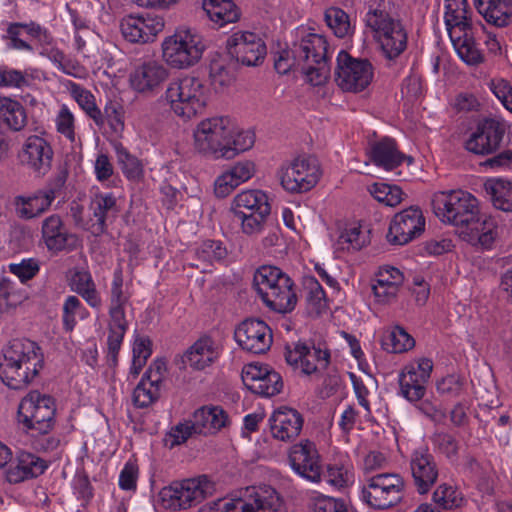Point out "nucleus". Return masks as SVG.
I'll return each mask as SVG.
<instances>
[{"label": "nucleus", "mask_w": 512, "mask_h": 512, "mask_svg": "<svg viewBox=\"0 0 512 512\" xmlns=\"http://www.w3.org/2000/svg\"><path fill=\"white\" fill-rule=\"evenodd\" d=\"M295 66L301 68L310 84L320 86L326 83L331 71L326 38L318 34H308L300 42L294 43L289 50L280 51L274 58V68L281 75L287 74Z\"/></svg>", "instance_id": "obj_1"}, {"label": "nucleus", "mask_w": 512, "mask_h": 512, "mask_svg": "<svg viewBox=\"0 0 512 512\" xmlns=\"http://www.w3.org/2000/svg\"><path fill=\"white\" fill-rule=\"evenodd\" d=\"M43 366L44 355L36 342L29 339H13L3 349L0 379L11 389H24L39 375Z\"/></svg>", "instance_id": "obj_2"}, {"label": "nucleus", "mask_w": 512, "mask_h": 512, "mask_svg": "<svg viewBox=\"0 0 512 512\" xmlns=\"http://www.w3.org/2000/svg\"><path fill=\"white\" fill-rule=\"evenodd\" d=\"M215 492V484L207 475L173 481L159 492L161 505L172 511L186 510Z\"/></svg>", "instance_id": "obj_3"}, {"label": "nucleus", "mask_w": 512, "mask_h": 512, "mask_svg": "<svg viewBox=\"0 0 512 512\" xmlns=\"http://www.w3.org/2000/svg\"><path fill=\"white\" fill-rule=\"evenodd\" d=\"M233 131L234 122L227 116L204 119L194 131V147L205 156L231 159L232 153L227 145Z\"/></svg>", "instance_id": "obj_4"}, {"label": "nucleus", "mask_w": 512, "mask_h": 512, "mask_svg": "<svg viewBox=\"0 0 512 512\" xmlns=\"http://www.w3.org/2000/svg\"><path fill=\"white\" fill-rule=\"evenodd\" d=\"M56 403L52 396L30 391L18 405L17 419L27 430L48 434L55 425Z\"/></svg>", "instance_id": "obj_5"}, {"label": "nucleus", "mask_w": 512, "mask_h": 512, "mask_svg": "<svg viewBox=\"0 0 512 512\" xmlns=\"http://www.w3.org/2000/svg\"><path fill=\"white\" fill-rule=\"evenodd\" d=\"M432 204L444 222L462 229L479 214L478 200L463 190L440 192L434 196Z\"/></svg>", "instance_id": "obj_6"}, {"label": "nucleus", "mask_w": 512, "mask_h": 512, "mask_svg": "<svg viewBox=\"0 0 512 512\" xmlns=\"http://www.w3.org/2000/svg\"><path fill=\"white\" fill-rule=\"evenodd\" d=\"M165 95L174 113L184 118L195 116L206 104L205 87L194 76L171 82Z\"/></svg>", "instance_id": "obj_7"}, {"label": "nucleus", "mask_w": 512, "mask_h": 512, "mask_svg": "<svg viewBox=\"0 0 512 512\" xmlns=\"http://www.w3.org/2000/svg\"><path fill=\"white\" fill-rule=\"evenodd\" d=\"M366 25L376 32L385 56L392 60L407 47V33L399 20H395L382 10H372L366 14Z\"/></svg>", "instance_id": "obj_8"}, {"label": "nucleus", "mask_w": 512, "mask_h": 512, "mask_svg": "<svg viewBox=\"0 0 512 512\" xmlns=\"http://www.w3.org/2000/svg\"><path fill=\"white\" fill-rule=\"evenodd\" d=\"M204 49L202 37L190 30L177 31L162 43L163 58L170 66L178 69L196 64Z\"/></svg>", "instance_id": "obj_9"}, {"label": "nucleus", "mask_w": 512, "mask_h": 512, "mask_svg": "<svg viewBox=\"0 0 512 512\" xmlns=\"http://www.w3.org/2000/svg\"><path fill=\"white\" fill-rule=\"evenodd\" d=\"M320 175L317 159L305 156L282 164L277 172L281 186L289 193L310 191L318 183Z\"/></svg>", "instance_id": "obj_10"}, {"label": "nucleus", "mask_w": 512, "mask_h": 512, "mask_svg": "<svg viewBox=\"0 0 512 512\" xmlns=\"http://www.w3.org/2000/svg\"><path fill=\"white\" fill-rule=\"evenodd\" d=\"M336 62L335 82L342 91L359 93L371 84L374 71L367 59L354 58L341 50Z\"/></svg>", "instance_id": "obj_11"}, {"label": "nucleus", "mask_w": 512, "mask_h": 512, "mask_svg": "<svg viewBox=\"0 0 512 512\" xmlns=\"http://www.w3.org/2000/svg\"><path fill=\"white\" fill-rule=\"evenodd\" d=\"M404 488V479L399 474L380 473L368 479L362 495L371 507L388 509L402 501Z\"/></svg>", "instance_id": "obj_12"}, {"label": "nucleus", "mask_w": 512, "mask_h": 512, "mask_svg": "<svg viewBox=\"0 0 512 512\" xmlns=\"http://www.w3.org/2000/svg\"><path fill=\"white\" fill-rule=\"evenodd\" d=\"M285 360L293 369H300L305 375L324 371L330 364V351L304 341L292 342L285 346Z\"/></svg>", "instance_id": "obj_13"}, {"label": "nucleus", "mask_w": 512, "mask_h": 512, "mask_svg": "<svg viewBox=\"0 0 512 512\" xmlns=\"http://www.w3.org/2000/svg\"><path fill=\"white\" fill-rule=\"evenodd\" d=\"M229 55L238 63L247 67H256L263 63L267 55L264 40L251 31L233 33L226 44Z\"/></svg>", "instance_id": "obj_14"}, {"label": "nucleus", "mask_w": 512, "mask_h": 512, "mask_svg": "<svg viewBox=\"0 0 512 512\" xmlns=\"http://www.w3.org/2000/svg\"><path fill=\"white\" fill-rule=\"evenodd\" d=\"M507 124L500 118H484L465 142V148L477 155L495 153L501 147Z\"/></svg>", "instance_id": "obj_15"}, {"label": "nucleus", "mask_w": 512, "mask_h": 512, "mask_svg": "<svg viewBox=\"0 0 512 512\" xmlns=\"http://www.w3.org/2000/svg\"><path fill=\"white\" fill-rule=\"evenodd\" d=\"M425 230V217L417 206H411L395 214L390 222L386 238L390 244L406 245Z\"/></svg>", "instance_id": "obj_16"}, {"label": "nucleus", "mask_w": 512, "mask_h": 512, "mask_svg": "<svg viewBox=\"0 0 512 512\" xmlns=\"http://www.w3.org/2000/svg\"><path fill=\"white\" fill-rule=\"evenodd\" d=\"M288 460L291 468L299 476L319 483L322 479V466L316 445L310 440H303L290 447Z\"/></svg>", "instance_id": "obj_17"}, {"label": "nucleus", "mask_w": 512, "mask_h": 512, "mask_svg": "<svg viewBox=\"0 0 512 512\" xmlns=\"http://www.w3.org/2000/svg\"><path fill=\"white\" fill-rule=\"evenodd\" d=\"M42 240L48 251L59 253L72 252L81 246V239L68 230L58 214H52L42 221Z\"/></svg>", "instance_id": "obj_18"}, {"label": "nucleus", "mask_w": 512, "mask_h": 512, "mask_svg": "<svg viewBox=\"0 0 512 512\" xmlns=\"http://www.w3.org/2000/svg\"><path fill=\"white\" fill-rule=\"evenodd\" d=\"M432 369L433 363L428 358L406 365L399 375L400 394L409 402L420 401L426 393Z\"/></svg>", "instance_id": "obj_19"}, {"label": "nucleus", "mask_w": 512, "mask_h": 512, "mask_svg": "<svg viewBox=\"0 0 512 512\" xmlns=\"http://www.w3.org/2000/svg\"><path fill=\"white\" fill-rule=\"evenodd\" d=\"M241 378L247 389L263 397L275 396L283 388L280 374L267 365L248 364L244 366Z\"/></svg>", "instance_id": "obj_20"}, {"label": "nucleus", "mask_w": 512, "mask_h": 512, "mask_svg": "<svg viewBox=\"0 0 512 512\" xmlns=\"http://www.w3.org/2000/svg\"><path fill=\"white\" fill-rule=\"evenodd\" d=\"M235 340L242 349L254 354L265 353L272 345L271 328L260 319H246L235 330Z\"/></svg>", "instance_id": "obj_21"}, {"label": "nucleus", "mask_w": 512, "mask_h": 512, "mask_svg": "<svg viewBox=\"0 0 512 512\" xmlns=\"http://www.w3.org/2000/svg\"><path fill=\"white\" fill-rule=\"evenodd\" d=\"M169 77V70L159 61L146 60L130 74V85L138 93H154Z\"/></svg>", "instance_id": "obj_22"}, {"label": "nucleus", "mask_w": 512, "mask_h": 512, "mask_svg": "<svg viewBox=\"0 0 512 512\" xmlns=\"http://www.w3.org/2000/svg\"><path fill=\"white\" fill-rule=\"evenodd\" d=\"M410 470L418 493H428L438 478V467L428 448L420 447L412 452Z\"/></svg>", "instance_id": "obj_23"}, {"label": "nucleus", "mask_w": 512, "mask_h": 512, "mask_svg": "<svg viewBox=\"0 0 512 512\" xmlns=\"http://www.w3.org/2000/svg\"><path fill=\"white\" fill-rule=\"evenodd\" d=\"M216 505L214 512H277L280 502L276 491L269 488L255 493L254 504L237 498L219 500Z\"/></svg>", "instance_id": "obj_24"}, {"label": "nucleus", "mask_w": 512, "mask_h": 512, "mask_svg": "<svg viewBox=\"0 0 512 512\" xmlns=\"http://www.w3.org/2000/svg\"><path fill=\"white\" fill-rule=\"evenodd\" d=\"M19 158L23 164L44 175L51 168L53 150L44 138L32 135L26 139Z\"/></svg>", "instance_id": "obj_25"}, {"label": "nucleus", "mask_w": 512, "mask_h": 512, "mask_svg": "<svg viewBox=\"0 0 512 512\" xmlns=\"http://www.w3.org/2000/svg\"><path fill=\"white\" fill-rule=\"evenodd\" d=\"M269 422L272 436L280 441L289 442L300 435L304 419L296 409L280 407L273 412Z\"/></svg>", "instance_id": "obj_26"}, {"label": "nucleus", "mask_w": 512, "mask_h": 512, "mask_svg": "<svg viewBox=\"0 0 512 512\" xmlns=\"http://www.w3.org/2000/svg\"><path fill=\"white\" fill-rule=\"evenodd\" d=\"M56 198V190L47 188L38 190L29 196H16L14 206L21 219L29 220L46 212Z\"/></svg>", "instance_id": "obj_27"}, {"label": "nucleus", "mask_w": 512, "mask_h": 512, "mask_svg": "<svg viewBox=\"0 0 512 512\" xmlns=\"http://www.w3.org/2000/svg\"><path fill=\"white\" fill-rule=\"evenodd\" d=\"M261 299L273 311L283 314L292 312L298 301L294 281L287 274Z\"/></svg>", "instance_id": "obj_28"}, {"label": "nucleus", "mask_w": 512, "mask_h": 512, "mask_svg": "<svg viewBox=\"0 0 512 512\" xmlns=\"http://www.w3.org/2000/svg\"><path fill=\"white\" fill-rule=\"evenodd\" d=\"M461 235L474 246L490 249L497 236V222L493 217L479 213L463 228Z\"/></svg>", "instance_id": "obj_29"}, {"label": "nucleus", "mask_w": 512, "mask_h": 512, "mask_svg": "<svg viewBox=\"0 0 512 512\" xmlns=\"http://www.w3.org/2000/svg\"><path fill=\"white\" fill-rule=\"evenodd\" d=\"M48 468L47 462L29 452H20L16 462L6 471L8 482L17 484L42 475Z\"/></svg>", "instance_id": "obj_30"}, {"label": "nucleus", "mask_w": 512, "mask_h": 512, "mask_svg": "<svg viewBox=\"0 0 512 512\" xmlns=\"http://www.w3.org/2000/svg\"><path fill=\"white\" fill-rule=\"evenodd\" d=\"M255 172L254 163L244 161L236 163L230 170L220 175L214 185V192L217 197L228 196L237 186L249 180Z\"/></svg>", "instance_id": "obj_31"}, {"label": "nucleus", "mask_w": 512, "mask_h": 512, "mask_svg": "<svg viewBox=\"0 0 512 512\" xmlns=\"http://www.w3.org/2000/svg\"><path fill=\"white\" fill-rule=\"evenodd\" d=\"M370 159L376 166L382 167L385 170L397 168L405 159H407L409 163L412 162L411 157L405 156L398 150L395 140L388 137L372 145Z\"/></svg>", "instance_id": "obj_32"}, {"label": "nucleus", "mask_w": 512, "mask_h": 512, "mask_svg": "<svg viewBox=\"0 0 512 512\" xmlns=\"http://www.w3.org/2000/svg\"><path fill=\"white\" fill-rule=\"evenodd\" d=\"M89 210L96 220L94 226L97 234L106 232L107 221L115 219L120 212L117 199L112 193H96L90 201Z\"/></svg>", "instance_id": "obj_33"}, {"label": "nucleus", "mask_w": 512, "mask_h": 512, "mask_svg": "<svg viewBox=\"0 0 512 512\" xmlns=\"http://www.w3.org/2000/svg\"><path fill=\"white\" fill-rule=\"evenodd\" d=\"M214 344L210 336L204 335L200 337L183 354L182 362L194 370L205 369L217 358Z\"/></svg>", "instance_id": "obj_34"}, {"label": "nucleus", "mask_w": 512, "mask_h": 512, "mask_svg": "<svg viewBox=\"0 0 512 512\" xmlns=\"http://www.w3.org/2000/svg\"><path fill=\"white\" fill-rule=\"evenodd\" d=\"M403 282L402 272L395 267H382L376 275L372 290L379 302H389L397 295L398 288Z\"/></svg>", "instance_id": "obj_35"}, {"label": "nucleus", "mask_w": 512, "mask_h": 512, "mask_svg": "<svg viewBox=\"0 0 512 512\" xmlns=\"http://www.w3.org/2000/svg\"><path fill=\"white\" fill-rule=\"evenodd\" d=\"M202 8L217 28L235 23L241 17L239 7L232 0H203Z\"/></svg>", "instance_id": "obj_36"}, {"label": "nucleus", "mask_w": 512, "mask_h": 512, "mask_svg": "<svg viewBox=\"0 0 512 512\" xmlns=\"http://www.w3.org/2000/svg\"><path fill=\"white\" fill-rule=\"evenodd\" d=\"M231 211L234 216L241 213L264 212L271 213V206L268 202V196L261 190H246L237 194L232 202Z\"/></svg>", "instance_id": "obj_37"}, {"label": "nucleus", "mask_w": 512, "mask_h": 512, "mask_svg": "<svg viewBox=\"0 0 512 512\" xmlns=\"http://www.w3.org/2000/svg\"><path fill=\"white\" fill-rule=\"evenodd\" d=\"M474 5L487 22L497 27L510 23L512 0H474Z\"/></svg>", "instance_id": "obj_38"}, {"label": "nucleus", "mask_w": 512, "mask_h": 512, "mask_svg": "<svg viewBox=\"0 0 512 512\" xmlns=\"http://www.w3.org/2000/svg\"><path fill=\"white\" fill-rule=\"evenodd\" d=\"M484 190L496 209L512 212V181L491 178L484 183Z\"/></svg>", "instance_id": "obj_39"}, {"label": "nucleus", "mask_w": 512, "mask_h": 512, "mask_svg": "<svg viewBox=\"0 0 512 512\" xmlns=\"http://www.w3.org/2000/svg\"><path fill=\"white\" fill-rule=\"evenodd\" d=\"M27 291L21 283L0 275V312H9L27 299Z\"/></svg>", "instance_id": "obj_40"}, {"label": "nucleus", "mask_w": 512, "mask_h": 512, "mask_svg": "<svg viewBox=\"0 0 512 512\" xmlns=\"http://www.w3.org/2000/svg\"><path fill=\"white\" fill-rule=\"evenodd\" d=\"M227 250L220 241L206 240L195 250V262L191 265L202 272L210 270L214 262L225 259Z\"/></svg>", "instance_id": "obj_41"}, {"label": "nucleus", "mask_w": 512, "mask_h": 512, "mask_svg": "<svg viewBox=\"0 0 512 512\" xmlns=\"http://www.w3.org/2000/svg\"><path fill=\"white\" fill-rule=\"evenodd\" d=\"M0 115L7 126L14 131H20L26 125L27 116L24 107L11 98L0 97Z\"/></svg>", "instance_id": "obj_42"}, {"label": "nucleus", "mask_w": 512, "mask_h": 512, "mask_svg": "<svg viewBox=\"0 0 512 512\" xmlns=\"http://www.w3.org/2000/svg\"><path fill=\"white\" fill-rule=\"evenodd\" d=\"M286 275L285 272L276 266L262 265L254 273L253 285L262 298L264 293H268L271 288L277 286L278 282Z\"/></svg>", "instance_id": "obj_43"}, {"label": "nucleus", "mask_w": 512, "mask_h": 512, "mask_svg": "<svg viewBox=\"0 0 512 512\" xmlns=\"http://www.w3.org/2000/svg\"><path fill=\"white\" fill-rule=\"evenodd\" d=\"M382 345L390 353H403L415 346V340L403 327L396 326L384 336Z\"/></svg>", "instance_id": "obj_44"}, {"label": "nucleus", "mask_w": 512, "mask_h": 512, "mask_svg": "<svg viewBox=\"0 0 512 512\" xmlns=\"http://www.w3.org/2000/svg\"><path fill=\"white\" fill-rule=\"evenodd\" d=\"M433 503H430L438 511L439 509L451 510L464 504V498L454 487L447 484L438 486L433 493Z\"/></svg>", "instance_id": "obj_45"}, {"label": "nucleus", "mask_w": 512, "mask_h": 512, "mask_svg": "<svg viewBox=\"0 0 512 512\" xmlns=\"http://www.w3.org/2000/svg\"><path fill=\"white\" fill-rule=\"evenodd\" d=\"M370 242L369 231L360 226L345 229L338 238L337 244L342 250L359 251Z\"/></svg>", "instance_id": "obj_46"}, {"label": "nucleus", "mask_w": 512, "mask_h": 512, "mask_svg": "<svg viewBox=\"0 0 512 512\" xmlns=\"http://www.w3.org/2000/svg\"><path fill=\"white\" fill-rule=\"evenodd\" d=\"M463 37L464 39L456 37L454 48L460 59L470 66H477L483 63L484 55L477 48L473 33Z\"/></svg>", "instance_id": "obj_47"}, {"label": "nucleus", "mask_w": 512, "mask_h": 512, "mask_svg": "<svg viewBox=\"0 0 512 512\" xmlns=\"http://www.w3.org/2000/svg\"><path fill=\"white\" fill-rule=\"evenodd\" d=\"M72 93L76 102L85 111V113L100 129L103 128L102 111L96 105L94 95L80 86H75Z\"/></svg>", "instance_id": "obj_48"}, {"label": "nucleus", "mask_w": 512, "mask_h": 512, "mask_svg": "<svg viewBox=\"0 0 512 512\" xmlns=\"http://www.w3.org/2000/svg\"><path fill=\"white\" fill-rule=\"evenodd\" d=\"M370 194L380 203L394 207L401 203L403 192L397 185L374 183L369 188Z\"/></svg>", "instance_id": "obj_49"}, {"label": "nucleus", "mask_w": 512, "mask_h": 512, "mask_svg": "<svg viewBox=\"0 0 512 512\" xmlns=\"http://www.w3.org/2000/svg\"><path fill=\"white\" fill-rule=\"evenodd\" d=\"M240 213L241 215L234 217L240 222L241 231L249 237L257 236L264 230L270 215L264 212Z\"/></svg>", "instance_id": "obj_50"}, {"label": "nucleus", "mask_w": 512, "mask_h": 512, "mask_svg": "<svg viewBox=\"0 0 512 512\" xmlns=\"http://www.w3.org/2000/svg\"><path fill=\"white\" fill-rule=\"evenodd\" d=\"M444 20L446 26H466L471 21L468 16V3L466 0H445Z\"/></svg>", "instance_id": "obj_51"}, {"label": "nucleus", "mask_w": 512, "mask_h": 512, "mask_svg": "<svg viewBox=\"0 0 512 512\" xmlns=\"http://www.w3.org/2000/svg\"><path fill=\"white\" fill-rule=\"evenodd\" d=\"M325 21L338 38H344L350 32L351 25L348 14L340 8L331 7L325 11Z\"/></svg>", "instance_id": "obj_52"}, {"label": "nucleus", "mask_w": 512, "mask_h": 512, "mask_svg": "<svg viewBox=\"0 0 512 512\" xmlns=\"http://www.w3.org/2000/svg\"><path fill=\"white\" fill-rule=\"evenodd\" d=\"M118 162L124 175L129 179H137L142 174V167L138 159L132 156L122 144L115 147Z\"/></svg>", "instance_id": "obj_53"}, {"label": "nucleus", "mask_w": 512, "mask_h": 512, "mask_svg": "<svg viewBox=\"0 0 512 512\" xmlns=\"http://www.w3.org/2000/svg\"><path fill=\"white\" fill-rule=\"evenodd\" d=\"M123 116V107L118 102L109 100L102 112L103 127L108 124L114 133H121L124 130Z\"/></svg>", "instance_id": "obj_54"}, {"label": "nucleus", "mask_w": 512, "mask_h": 512, "mask_svg": "<svg viewBox=\"0 0 512 512\" xmlns=\"http://www.w3.org/2000/svg\"><path fill=\"white\" fill-rule=\"evenodd\" d=\"M227 149L231 150V159L238 153L249 150L255 142V135L252 131L238 130L234 124V131L228 137Z\"/></svg>", "instance_id": "obj_55"}, {"label": "nucleus", "mask_w": 512, "mask_h": 512, "mask_svg": "<svg viewBox=\"0 0 512 512\" xmlns=\"http://www.w3.org/2000/svg\"><path fill=\"white\" fill-rule=\"evenodd\" d=\"M159 398V388L149 386L147 382L141 381L133 391V403L137 408H147Z\"/></svg>", "instance_id": "obj_56"}, {"label": "nucleus", "mask_w": 512, "mask_h": 512, "mask_svg": "<svg viewBox=\"0 0 512 512\" xmlns=\"http://www.w3.org/2000/svg\"><path fill=\"white\" fill-rule=\"evenodd\" d=\"M22 35L21 26L18 25V22L10 23L7 27L6 34L2 36V39L6 42V48L9 50L33 52V47L26 39L22 38Z\"/></svg>", "instance_id": "obj_57"}, {"label": "nucleus", "mask_w": 512, "mask_h": 512, "mask_svg": "<svg viewBox=\"0 0 512 512\" xmlns=\"http://www.w3.org/2000/svg\"><path fill=\"white\" fill-rule=\"evenodd\" d=\"M140 29L144 36V43L153 41L154 38L164 29V18L159 15L147 14L146 17H139Z\"/></svg>", "instance_id": "obj_58"}, {"label": "nucleus", "mask_w": 512, "mask_h": 512, "mask_svg": "<svg viewBox=\"0 0 512 512\" xmlns=\"http://www.w3.org/2000/svg\"><path fill=\"white\" fill-rule=\"evenodd\" d=\"M209 76L212 85L215 87L223 88L230 85L233 81V74L221 60L211 61Z\"/></svg>", "instance_id": "obj_59"}, {"label": "nucleus", "mask_w": 512, "mask_h": 512, "mask_svg": "<svg viewBox=\"0 0 512 512\" xmlns=\"http://www.w3.org/2000/svg\"><path fill=\"white\" fill-rule=\"evenodd\" d=\"M308 290L306 300L314 309L319 312L325 306V292L320 283L313 277L308 278L305 282Z\"/></svg>", "instance_id": "obj_60"}, {"label": "nucleus", "mask_w": 512, "mask_h": 512, "mask_svg": "<svg viewBox=\"0 0 512 512\" xmlns=\"http://www.w3.org/2000/svg\"><path fill=\"white\" fill-rule=\"evenodd\" d=\"M9 270L19 278V283L23 285L25 281L32 279L38 273L39 265L34 259H26L18 264H10Z\"/></svg>", "instance_id": "obj_61"}, {"label": "nucleus", "mask_w": 512, "mask_h": 512, "mask_svg": "<svg viewBox=\"0 0 512 512\" xmlns=\"http://www.w3.org/2000/svg\"><path fill=\"white\" fill-rule=\"evenodd\" d=\"M139 17L125 18L121 23L123 37L131 43H144Z\"/></svg>", "instance_id": "obj_62"}, {"label": "nucleus", "mask_w": 512, "mask_h": 512, "mask_svg": "<svg viewBox=\"0 0 512 512\" xmlns=\"http://www.w3.org/2000/svg\"><path fill=\"white\" fill-rule=\"evenodd\" d=\"M313 512H347L343 500L320 495L313 500Z\"/></svg>", "instance_id": "obj_63"}, {"label": "nucleus", "mask_w": 512, "mask_h": 512, "mask_svg": "<svg viewBox=\"0 0 512 512\" xmlns=\"http://www.w3.org/2000/svg\"><path fill=\"white\" fill-rule=\"evenodd\" d=\"M464 387L463 379L458 375H448L437 383V391L450 397L459 396Z\"/></svg>", "instance_id": "obj_64"}]
</instances>
